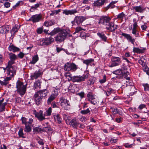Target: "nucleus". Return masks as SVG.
<instances>
[{
	"instance_id": "nucleus-1",
	"label": "nucleus",
	"mask_w": 149,
	"mask_h": 149,
	"mask_svg": "<svg viewBox=\"0 0 149 149\" xmlns=\"http://www.w3.org/2000/svg\"><path fill=\"white\" fill-rule=\"evenodd\" d=\"M13 64L8 63V75L11 77H6L4 78L3 81L0 80V84L2 86H6L9 83V81L11 79L12 77H13L15 74L16 67L15 65H12Z\"/></svg>"
},
{
	"instance_id": "nucleus-2",
	"label": "nucleus",
	"mask_w": 149,
	"mask_h": 149,
	"mask_svg": "<svg viewBox=\"0 0 149 149\" xmlns=\"http://www.w3.org/2000/svg\"><path fill=\"white\" fill-rule=\"evenodd\" d=\"M89 74L87 72L86 74H84L82 76L75 75L71 77L70 80L73 83H81L85 81L86 79L89 77Z\"/></svg>"
},
{
	"instance_id": "nucleus-3",
	"label": "nucleus",
	"mask_w": 149,
	"mask_h": 149,
	"mask_svg": "<svg viewBox=\"0 0 149 149\" xmlns=\"http://www.w3.org/2000/svg\"><path fill=\"white\" fill-rule=\"evenodd\" d=\"M16 88H17V93L21 96L24 95L26 93V87L23 84V83L18 81L16 83Z\"/></svg>"
},
{
	"instance_id": "nucleus-4",
	"label": "nucleus",
	"mask_w": 149,
	"mask_h": 149,
	"mask_svg": "<svg viewBox=\"0 0 149 149\" xmlns=\"http://www.w3.org/2000/svg\"><path fill=\"white\" fill-rule=\"evenodd\" d=\"M68 33V32L65 29L59 31L55 38L56 41L58 42H62L65 40Z\"/></svg>"
},
{
	"instance_id": "nucleus-5",
	"label": "nucleus",
	"mask_w": 149,
	"mask_h": 149,
	"mask_svg": "<svg viewBox=\"0 0 149 149\" xmlns=\"http://www.w3.org/2000/svg\"><path fill=\"white\" fill-rule=\"evenodd\" d=\"M77 65L74 63L67 62L64 66V70L67 71L75 72L78 69Z\"/></svg>"
},
{
	"instance_id": "nucleus-6",
	"label": "nucleus",
	"mask_w": 149,
	"mask_h": 149,
	"mask_svg": "<svg viewBox=\"0 0 149 149\" xmlns=\"http://www.w3.org/2000/svg\"><path fill=\"white\" fill-rule=\"evenodd\" d=\"M60 89L57 88V86L54 89L52 94L49 97L47 100V104H49L52 102L54 100L58 95V93L59 92V90Z\"/></svg>"
},
{
	"instance_id": "nucleus-7",
	"label": "nucleus",
	"mask_w": 149,
	"mask_h": 149,
	"mask_svg": "<svg viewBox=\"0 0 149 149\" xmlns=\"http://www.w3.org/2000/svg\"><path fill=\"white\" fill-rule=\"evenodd\" d=\"M61 106L64 109L68 110L70 109V104L69 101L62 97L60 98Z\"/></svg>"
},
{
	"instance_id": "nucleus-8",
	"label": "nucleus",
	"mask_w": 149,
	"mask_h": 149,
	"mask_svg": "<svg viewBox=\"0 0 149 149\" xmlns=\"http://www.w3.org/2000/svg\"><path fill=\"white\" fill-rule=\"evenodd\" d=\"M111 18L108 16H101L100 18L98 23L106 26L111 22Z\"/></svg>"
},
{
	"instance_id": "nucleus-9",
	"label": "nucleus",
	"mask_w": 149,
	"mask_h": 149,
	"mask_svg": "<svg viewBox=\"0 0 149 149\" xmlns=\"http://www.w3.org/2000/svg\"><path fill=\"white\" fill-rule=\"evenodd\" d=\"M121 63V58L119 57L112 56L111 58V63L109 65L110 67H112L119 65Z\"/></svg>"
},
{
	"instance_id": "nucleus-10",
	"label": "nucleus",
	"mask_w": 149,
	"mask_h": 149,
	"mask_svg": "<svg viewBox=\"0 0 149 149\" xmlns=\"http://www.w3.org/2000/svg\"><path fill=\"white\" fill-rule=\"evenodd\" d=\"M48 93V91L46 89L38 91V105L40 104L42 99L46 97Z\"/></svg>"
},
{
	"instance_id": "nucleus-11",
	"label": "nucleus",
	"mask_w": 149,
	"mask_h": 149,
	"mask_svg": "<svg viewBox=\"0 0 149 149\" xmlns=\"http://www.w3.org/2000/svg\"><path fill=\"white\" fill-rule=\"evenodd\" d=\"M118 28V25L115 24L114 22H110L106 26V29L107 30L110 32H114L117 30Z\"/></svg>"
},
{
	"instance_id": "nucleus-12",
	"label": "nucleus",
	"mask_w": 149,
	"mask_h": 149,
	"mask_svg": "<svg viewBox=\"0 0 149 149\" xmlns=\"http://www.w3.org/2000/svg\"><path fill=\"white\" fill-rule=\"evenodd\" d=\"M108 2L107 0H97L95 1L93 3V6L100 8Z\"/></svg>"
},
{
	"instance_id": "nucleus-13",
	"label": "nucleus",
	"mask_w": 149,
	"mask_h": 149,
	"mask_svg": "<svg viewBox=\"0 0 149 149\" xmlns=\"http://www.w3.org/2000/svg\"><path fill=\"white\" fill-rule=\"evenodd\" d=\"M133 8L136 12L142 13L145 11L146 7L142 5H140L133 7Z\"/></svg>"
},
{
	"instance_id": "nucleus-14",
	"label": "nucleus",
	"mask_w": 149,
	"mask_h": 149,
	"mask_svg": "<svg viewBox=\"0 0 149 149\" xmlns=\"http://www.w3.org/2000/svg\"><path fill=\"white\" fill-rule=\"evenodd\" d=\"M121 35L126 38L132 44H134V42L135 41V39L132 38L130 35L127 33H122Z\"/></svg>"
},
{
	"instance_id": "nucleus-15",
	"label": "nucleus",
	"mask_w": 149,
	"mask_h": 149,
	"mask_svg": "<svg viewBox=\"0 0 149 149\" xmlns=\"http://www.w3.org/2000/svg\"><path fill=\"white\" fill-rule=\"evenodd\" d=\"M10 29L9 26L8 25H5L0 27V33L2 34L7 33L8 32Z\"/></svg>"
},
{
	"instance_id": "nucleus-16",
	"label": "nucleus",
	"mask_w": 149,
	"mask_h": 149,
	"mask_svg": "<svg viewBox=\"0 0 149 149\" xmlns=\"http://www.w3.org/2000/svg\"><path fill=\"white\" fill-rule=\"evenodd\" d=\"M97 34L101 40L104 42H107V37L103 32H97Z\"/></svg>"
},
{
	"instance_id": "nucleus-17",
	"label": "nucleus",
	"mask_w": 149,
	"mask_h": 149,
	"mask_svg": "<svg viewBox=\"0 0 149 149\" xmlns=\"http://www.w3.org/2000/svg\"><path fill=\"white\" fill-rule=\"evenodd\" d=\"M75 22L79 25L84 20V17L82 16H76L74 18Z\"/></svg>"
},
{
	"instance_id": "nucleus-18",
	"label": "nucleus",
	"mask_w": 149,
	"mask_h": 149,
	"mask_svg": "<svg viewBox=\"0 0 149 149\" xmlns=\"http://www.w3.org/2000/svg\"><path fill=\"white\" fill-rule=\"evenodd\" d=\"M9 58L10 59V61H9L8 63H11V64H14L15 63V60L17 58V56L15 54L12 53L9 54Z\"/></svg>"
},
{
	"instance_id": "nucleus-19",
	"label": "nucleus",
	"mask_w": 149,
	"mask_h": 149,
	"mask_svg": "<svg viewBox=\"0 0 149 149\" xmlns=\"http://www.w3.org/2000/svg\"><path fill=\"white\" fill-rule=\"evenodd\" d=\"M8 49L9 51H12L13 52H18L20 50V49L19 48L15 46L12 44H10L9 45L8 47Z\"/></svg>"
},
{
	"instance_id": "nucleus-20",
	"label": "nucleus",
	"mask_w": 149,
	"mask_h": 149,
	"mask_svg": "<svg viewBox=\"0 0 149 149\" xmlns=\"http://www.w3.org/2000/svg\"><path fill=\"white\" fill-rule=\"evenodd\" d=\"M44 39L46 45H47L51 44L54 40V38L51 36L49 38H46Z\"/></svg>"
},
{
	"instance_id": "nucleus-21",
	"label": "nucleus",
	"mask_w": 149,
	"mask_h": 149,
	"mask_svg": "<svg viewBox=\"0 0 149 149\" xmlns=\"http://www.w3.org/2000/svg\"><path fill=\"white\" fill-rule=\"evenodd\" d=\"M110 109H111L113 113L115 115L118 114L120 115L122 114V111L120 109L113 107H111Z\"/></svg>"
},
{
	"instance_id": "nucleus-22",
	"label": "nucleus",
	"mask_w": 149,
	"mask_h": 149,
	"mask_svg": "<svg viewBox=\"0 0 149 149\" xmlns=\"http://www.w3.org/2000/svg\"><path fill=\"white\" fill-rule=\"evenodd\" d=\"M94 61L93 58L84 60L83 61V63L86 65L87 68L89 65H91V64Z\"/></svg>"
},
{
	"instance_id": "nucleus-23",
	"label": "nucleus",
	"mask_w": 149,
	"mask_h": 149,
	"mask_svg": "<svg viewBox=\"0 0 149 149\" xmlns=\"http://www.w3.org/2000/svg\"><path fill=\"white\" fill-rule=\"evenodd\" d=\"M79 124L74 119H72L70 123V125L74 128H77Z\"/></svg>"
},
{
	"instance_id": "nucleus-24",
	"label": "nucleus",
	"mask_w": 149,
	"mask_h": 149,
	"mask_svg": "<svg viewBox=\"0 0 149 149\" xmlns=\"http://www.w3.org/2000/svg\"><path fill=\"white\" fill-rule=\"evenodd\" d=\"M55 22V21L53 19L46 21L44 22V25L46 26H52L54 24Z\"/></svg>"
},
{
	"instance_id": "nucleus-25",
	"label": "nucleus",
	"mask_w": 149,
	"mask_h": 149,
	"mask_svg": "<svg viewBox=\"0 0 149 149\" xmlns=\"http://www.w3.org/2000/svg\"><path fill=\"white\" fill-rule=\"evenodd\" d=\"M77 11L76 9L72 10H65L63 11V13L67 15H68L69 14L72 15L76 13Z\"/></svg>"
},
{
	"instance_id": "nucleus-26",
	"label": "nucleus",
	"mask_w": 149,
	"mask_h": 149,
	"mask_svg": "<svg viewBox=\"0 0 149 149\" xmlns=\"http://www.w3.org/2000/svg\"><path fill=\"white\" fill-rule=\"evenodd\" d=\"M104 93L106 94L107 96H109L111 94L114 92V90L111 88H108L106 90L104 91Z\"/></svg>"
},
{
	"instance_id": "nucleus-27",
	"label": "nucleus",
	"mask_w": 149,
	"mask_h": 149,
	"mask_svg": "<svg viewBox=\"0 0 149 149\" xmlns=\"http://www.w3.org/2000/svg\"><path fill=\"white\" fill-rule=\"evenodd\" d=\"M27 21H32L33 23L37 22V15H33L28 19L26 20Z\"/></svg>"
},
{
	"instance_id": "nucleus-28",
	"label": "nucleus",
	"mask_w": 149,
	"mask_h": 149,
	"mask_svg": "<svg viewBox=\"0 0 149 149\" xmlns=\"http://www.w3.org/2000/svg\"><path fill=\"white\" fill-rule=\"evenodd\" d=\"M95 95L93 94L92 92H89L87 94V96L88 98V100L90 101L94 99L95 97Z\"/></svg>"
},
{
	"instance_id": "nucleus-29",
	"label": "nucleus",
	"mask_w": 149,
	"mask_h": 149,
	"mask_svg": "<svg viewBox=\"0 0 149 149\" xmlns=\"http://www.w3.org/2000/svg\"><path fill=\"white\" fill-rule=\"evenodd\" d=\"M54 118L55 120H57L58 123L59 124L61 123L62 122V118L60 117V115L58 114L54 115Z\"/></svg>"
},
{
	"instance_id": "nucleus-30",
	"label": "nucleus",
	"mask_w": 149,
	"mask_h": 149,
	"mask_svg": "<svg viewBox=\"0 0 149 149\" xmlns=\"http://www.w3.org/2000/svg\"><path fill=\"white\" fill-rule=\"evenodd\" d=\"M60 29L59 28H54L51 32L48 33V35L52 36L54 35L59 31Z\"/></svg>"
},
{
	"instance_id": "nucleus-31",
	"label": "nucleus",
	"mask_w": 149,
	"mask_h": 149,
	"mask_svg": "<svg viewBox=\"0 0 149 149\" xmlns=\"http://www.w3.org/2000/svg\"><path fill=\"white\" fill-rule=\"evenodd\" d=\"M132 84V82H130L129 81H126V82L120 88L122 89V90H123L127 86L131 85Z\"/></svg>"
},
{
	"instance_id": "nucleus-32",
	"label": "nucleus",
	"mask_w": 149,
	"mask_h": 149,
	"mask_svg": "<svg viewBox=\"0 0 149 149\" xmlns=\"http://www.w3.org/2000/svg\"><path fill=\"white\" fill-rule=\"evenodd\" d=\"M24 131L26 132H29L31 131V125L26 124L25 125Z\"/></svg>"
},
{
	"instance_id": "nucleus-33",
	"label": "nucleus",
	"mask_w": 149,
	"mask_h": 149,
	"mask_svg": "<svg viewBox=\"0 0 149 149\" xmlns=\"http://www.w3.org/2000/svg\"><path fill=\"white\" fill-rule=\"evenodd\" d=\"M132 32L133 34L136 37L139 36V33L138 32L137 28L133 27Z\"/></svg>"
},
{
	"instance_id": "nucleus-34",
	"label": "nucleus",
	"mask_w": 149,
	"mask_h": 149,
	"mask_svg": "<svg viewBox=\"0 0 149 149\" xmlns=\"http://www.w3.org/2000/svg\"><path fill=\"white\" fill-rule=\"evenodd\" d=\"M142 85L144 87L145 91L149 92V84H148V83H143L142 84Z\"/></svg>"
},
{
	"instance_id": "nucleus-35",
	"label": "nucleus",
	"mask_w": 149,
	"mask_h": 149,
	"mask_svg": "<svg viewBox=\"0 0 149 149\" xmlns=\"http://www.w3.org/2000/svg\"><path fill=\"white\" fill-rule=\"evenodd\" d=\"M125 16L126 15L124 13L122 12L117 15V18H118V20H123V19L125 17Z\"/></svg>"
},
{
	"instance_id": "nucleus-36",
	"label": "nucleus",
	"mask_w": 149,
	"mask_h": 149,
	"mask_svg": "<svg viewBox=\"0 0 149 149\" xmlns=\"http://www.w3.org/2000/svg\"><path fill=\"white\" fill-rule=\"evenodd\" d=\"M80 112L81 114L83 115H86L88 114H90L91 113V111L89 108H87L86 110H81Z\"/></svg>"
},
{
	"instance_id": "nucleus-37",
	"label": "nucleus",
	"mask_w": 149,
	"mask_h": 149,
	"mask_svg": "<svg viewBox=\"0 0 149 149\" xmlns=\"http://www.w3.org/2000/svg\"><path fill=\"white\" fill-rule=\"evenodd\" d=\"M124 71L123 70L121 69H118L115 71H114L113 72V74H115L116 75H120L119 74H121L122 73H123Z\"/></svg>"
},
{
	"instance_id": "nucleus-38",
	"label": "nucleus",
	"mask_w": 149,
	"mask_h": 149,
	"mask_svg": "<svg viewBox=\"0 0 149 149\" xmlns=\"http://www.w3.org/2000/svg\"><path fill=\"white\" fill-rule=\"evenodd\" d=\"M18 134L20 137H21L23 138H25L24 136V134L23 132V129L22 128H20L18 132Z\"/></svg>"
},
{
	"instance_id": "nucleus-39",
	"label": "nucleus",
	"mask_w": 149,
	"mask_h": 149,
	"mask_svg": "<svg viewBox=\"0 0 149 149\" xmlns=\"http://www.w3.org/2000/svg\"><path fill=\"white\" fill-rule=\"evenodd\" d=\"M37 61V55L34 56L32 58V60L29 63L32 64H35Z\"/></svg>"
},
{
	"instance_id": "nucleus-40",
	"label": "nucleus",
	"mask_w": 149,
	"mask_h": 149,
	"mask_svg": "<svg viewBox=\"0 0 149 149\" xmlns=\"http://www.w3.org/2000/svg\"><path fill=\"white\" fill-rule=\"evenodd\" d=\"M44 39H40L38 40V45H46Z\"/></svg>"
},
{
	"instance_id": "nucleus-41",
	"label": "nucleus",
	"mask_w": 149,
	"mask_h": 149,
	"mask_svg": "<svg viewBox=\"0 0 149 149\" xmlns=\"http://www.w3.org/2000/svg\"><path fill=\"white\" fill-rule=\"evenodd\" d=\"M133 52L134 53H140L142 52V50L138 48L134 47L133 49Z\"/></svg>"
},
{
	"instance_id": "nucleus-42",
	"label": "nucleus",
	"mask_w": 149,
	"mask_h": 149,
	"mask_svg": "<svg viewBox=\"0 0 149 149\" xmlns=\"http://www.w3.org/2000/svg\"><path fill=\"white\" fill-rule=\"evenodd\" d=\"M107 80V76L105 75H104L103 76V78L102 79H100L99 82L102 84L106 82Z\"/></svg>"
},
{
	"instance_id": "nucleus-43",
	"label": "nucleus",
	"mask_w": 149,
	"mask_h": 149,
	"mask_svg": "<svg viewBox=\"0 0 149 149\" xmlns=\"http://www.w3.org/2000/svg\"><path fill=\"white\" fill-rule=\"evenodd\" d=\"M138 63L141 65L143 67H145L146 65V63L143 61L141 59L138 60Z\"/></svg>"
},
{
	"instance_id": "nucleus-44",
	"label": "nucleus",
	"mask_w": 149,
	"mask_h": 149,
	"mask_svg": "<svg viewBox=\"0 0 149 149\" xmlns=\"http://www.w3.org/2000/svg\"><path fill=\"white\" fill-rule=\"evenodd\" d=\"M38 143L39 144V145H41V147H40V148H41L42 149H44V143L43 140L42 139H39V141H38Z\"/></svg>"
},
{
	"instance_id": "nucleus-45",
	"label": "nucleus",
	"mask_w": 149,
	"mask_h": 149,
	"mask_svg": "<svg viewBox=\"0 0 149 149\" xmlns=\"http://www.w3.org/2000/svg\"><path fill=\"white\" fill-rule=\"evenodd\" d=\"M61 10L58 9V10H54L52 11V13L50 14V16H53L54 15H56L61 12Z\"/></svg>"
},
{
	"instance_id": "nucleus-46",
	"label": "nucleus",
	"mask_w": 149,
	"mask_h": 149,
	"mask_svg": "<svg viewBox=\"0 0 149 149\" xmlns=\"http://www.w3.org/2000/svg\"><path fill=\"white\" fill-rule=\"evenodd\" d=\"M22 4L23 2L22 1H19L15 5L13 6V8L14 9H15L17 7Z\"/></svg>"
},
{
	"instance_id": "nucleus-47",
	"label": "nucleus",
	"mask_w": 149,
	"mask_h": 149,
	"mask_svg": "<svg viewBox=\"0 0 149 149\" xmlns=\"http://www.w3.org/2000/svg\"><path fill=\"white\" fill-rule=\"evenodd\" d=\"M143 69L144 71L149 76V68L147 65L145 67H143Z\"/></svg>"
},
{
	"instance_id": "nucleus-48",
	"label": "nucleus",
	"mask_w": 149,
	"mask_h": 149,
	"mask_svg": "<svg viewBox=\"0 0 149 149\" xmlns=\"http://www.w3.org/2000/svg\"><path fill=\"white\" fill-rule=\"evenodd\" d=\"M95 80L93 79H90L88 81V84L89 85H92L94 84Z\"/></svg>"
},
{
	"instance_id": "nucleus-49",
	"label": "nucleus",
	"mask_w": 149,
	"mask_h": 149,
	"mask_svg": "<svg viewBox=\"0 0 149 149\" xmlns=\"http://www.w3.org/2000/svg\"><path fill=\"white\" fill-rule=\"evenodd\" d=\"M90 102L92 104H93L94 105L96 104L99 102L98 101L97 99H96L95 98V97L94 98V99L90 101Z\"/></svg>"
},
{
	"instance_id": "nucleus-50",
	"label": "nucleus",
	"mask_w": 149,
	"mask_h": 149,
	"mask_svg": "<svg viewBox=\"0 0 149 149\" xmlns=\"http://www.w3.org/2000/svg\"><path fill=\"white\" fill-rule=\"evenodd\" d=\"M79 36L82 39H85L86 37V34L84 32H82L80 33Z\"/></svg>"
},
{
	"instance_id": "nucleus-51",
	"label": "nucleus",
	"mask_w": 149,
	"mask_h": 149,
	"mask_svg": "<svg viewBox=\"0 0 149 149\" xmlns=\"http://www.w3.org/2000/svg\"><path fill=\"white\" fill-rule=\"evenodd\" d=\"M76 95L80 96L81 99H82L84 97L85 93L84 92H81L77 93Z\"/></svg>"
},
{
	"instance_id": "nucleus-52",
	"label": "nucleus",
	"mask_w": 149,
	"mask_h": 149,
	"mask_svg": "<svg viewBox=\"0 0 149 149\" xmlns=\"http://www.w3.org/2000/svg\"><path fill=\"white\" fill-rule=\"evenodd\" d=\"M31 79L33 80L35 79H36L37 78V73H34L31 75Z\"/></svg>"
},
{
	"instance_id": "nucleus-53",
	"label": "nucleus",
	"mask_w": 149,
	"mask_h": 149,
	"mask_svg": "<svg viewBox=\"0 0 149 149\" xmlns=\"http://www.w3.org/2000/svg\"><path fill=\"white\" fill-rule=\"evenodd\" d=\"M18 30V29L17 27L15 26L12 28L11 31V33H12V32H13L14 33H15L17 32Z\"/></svg>"
},
{
	"instance_id": "nucleus-54",
	"label": "nucleus",
	"mask_w": 149,
	"mask_h": 149,
	"mask_svg": "<svg viewBox=\"0 0 149 149\" xmlns=\"http://www.w3.org/2000/svg\"><path fill=\"white\" fill-rule=\"evenodd\" d=\"M21 120H22V123L24 124L25 125L28 124L27 122V119L25 117H22L21 118Z\"/></svg>"
},
{
	"instance_id": "nucleus-55",
	"label": "nucleus",
	"mask_w": 149,
	"mask_h": 149,
	"mask_svg": "<svg viewBox=\"0 0 149 149\" xmlns=\"http://www.w3.org/2000/svg\"><path fill=\"white\" fill-rule=\"evenodd\" d=\"M45 119V116L44 115H38V120L40 121L42 120Z\"/></svg>"
},
{
	"instance_id": "nucleus-56",
	"label": "nucleus",
	"mask_w": 149,
	"mask_h": 149,
	"mask_svg": "<svg viewBox=\"0 0 149 149\" xmlns=\"http://www.w3.org/2000/svg\"><path fill=\"white\" fill-rule=\"evenodd\" d=\"M5 106L4 105L2 104H0V112H2L5 111Z\"/></svg>"
},
{
	"instance_id": "nucleus-57",
	"label": "nucleus",
	"mask_w": 149,
	"mask_h": 149,
	"mask_svg": "<svg viewBox=\"0 0 149 149\" xmlns=\"http://www.w3.org/2000/svg\"><path fill=\"white\" fill-rule=\"evenodd\" d=\"M144 108H146V105L145 104H142L139 106L138 109H139L140 110H141Z\"/></svg>"
},
{
	"instance_id": "nucleus-58",
	"label": "nucleus",
	"mask_w": 149,
	"mask_h": 149,
	"mask_svg": "<svg viewBox=\"0 0 149 149\" xmlns=\"http://www.w3.org/2000/svg\"><path fill=\"white\" fill-rule=\"evenodd\" d=\"M52 108L51 107H49L48 109L46 111L47 114V116H50L51 115L52 113Z\"/></svg>"
},
{
	"instance_id": "nucleus-59",
	"label": "nucleus",
	"mask_w": 149,
	"mask_h": 149,
	"mask_svg": "<svg viewBox=\"0 0 149 149\" xmlns=\"http://www.w3.org/2000/svg\"><path fill=\"white\" fill-rule=\"evenodd\" d=\"M82 30H83V29L81 27H77L76 28L75 31L74 33H78L79 32Z\"/></svg>"
},
{
	"instance_id": "nucleus-60",
	"label": "nucleus",
	"mask_w": 149,
	"mask_h": 149,
	"mask_svg": "<svg viewBox=\"0 0 149 149\" xmlns=\"http://www.w3.org/2000/svg\"><path fill=\"white\" fill-rule=\"evenodd\" d=\"M37 7V3L35 5V6H32L30 10L31 12H32L36 9Z\"/></svg>"
},
{
	"instance_id": "nucleus-61",
	"label": "nucleus",
	"mask_w": 149,
	"mask_h": 149,
	"mask_svg": "<svg viewBox=\"0 0 149 149\" xmlns=\"http://www.w3.org/2000/svg\"><path fill=\"white\" fill-rule=\"evenodd\" d=\"M46 124L47 125L45 127H44V129L45 130H46V131H45V132H48L50 131L51 130V128L48 127V122Z\"/></svg>"
},
{
	"instance_id": "nucleus-62",
	"label": "nucleus",
	"mask_w": 149,
	"mask_h": 149,
	"mask_svg": "<svg viewBox=\"0 0 149 149\" xmlns=\"http://www.w3.org/2000/svg\"><path fill=\"white\" fill-rule=\"evenodd\" d=\"M25 55V54L22 52H20L18 54V56L20 58H22Z\"/></svg>"
},
{
	"instance_id": "nucleus-63",
	"label": "nucleus",
	"mask_w": 149,
	"mask_h": 149,
	"mask_svg": "<svg viewBox=\"0 0 149 149\" xmlns=\"http://www.w3.org/2000/svg\"><path fill=\"white\" fill-rule=\"evenodd\" d=\"M117 139H114L113 138H111L110 141L111 143H116L117 142Z\"/></svg>"
},
{
	"instance_id": "nucleus-64",
	"label": "nucleus",
	"mask_w": 149,
	"mask_h": 149,
	"mask_svg": "<svg viewBox=\"0 0 149 149\" xmlns=\"http://www.w3.org/2000/svg\"><path fill=\"white\" fill-rule=\"evenodd\" d=\"M43 30V28L42 27L38 28V34H41Z\"/></svg>"
}]
</instances>
